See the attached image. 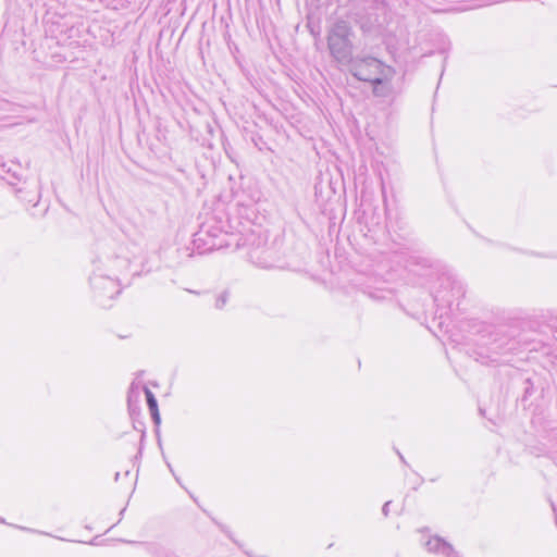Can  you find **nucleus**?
Listing matches in <instances>:
<instances>
[{"label": "nucleus", "instance_id": "obj_1", "mask_svg": "<svg viewBox=\"0 0 557 557\" xmlns=\"http://www.w3.org/2000/svg\"><path fill=\"white\" fill-rule=\"evenodd\" d=\"M127 267V260L119 257L106 256L95 261L89 281L95 297L102 306H106L107 300H111L120 294L119 274Z\"/></svg>", "mask_w": 557, "mask_h": 557}, {"label": "nucleus", "instance_id": "obj_2", "mask_svg": "<svg viewBox=\"0 0 557 557\" xmlns=\"http://www.w3.org/2000/svg\"><path fill=\"white\" fill-rule=\"evenodd\" d=\"M351 27L345 21L334 24L327 36V46L331 54L341 63L350 62L351 58Z\"/></svg>", "mask_w": 557, "mask_h": 557}, {"label": "nucleus", "instance_id": "obj_3", "mask_svg": "<svg viewBox=\"0 0 557 557\" xmlns=\"http://www.w3.org/2000/svg\"><path fill=\"white\" fill-rule=\"evenodd\" d=\"M392 66L373 57H356L350 60L349 71L359 81L372 83Z\"/></svg>", "mask_w": 557, "mask_h": 557}, {"label": "nucleus", "instance_id": "obj_4", "mask_svg": "<svg viewBox=\"0 0 557 557\" xmlns=\"http://www.w3.org/2000/svg\"><path fill=\"white\" fill-rule=\"evenodd\" d=\"M395 75L396 71L394 67H392L389 73L385 72L382 76L370 83L372 85L373 95L380 98L392 97L395 94L393 86V79Z\"/></svg>", "mask_w": 557, "mask_h": 557}, {"label": "nucleus", "instance_id": "obj_5", "mask_svg": "<svg viewBox=\"0 0 557 557\" xmlns=\"http://www.w3.org/2000/svg\"><path fill=\"white\" fill-rule=\"evenodd\" d=\"M426 549L430 553L442 555L444 557H458V553L451 544L438 536L431 537L426 544Z\"/></svg>", "mask_w": 557, "mask_h": 557}, {"label": "nucleus", "instance_id": "obj_6", "mask_svg": "<svg viewBox=\"0 0 557 557\" xmlns=\"http://www.w3.org/2000/svg\"><path fill=\"white\" fill-rule=\"evenodd\" d=\"M143 392L145 393L149 410L157 411L158 404L152 392L147 386H143Z\"/></svg>", "mask_w": 557, "mask_h": 557}, {"label": "nucleus", "instance_id": "obj_7", "mask_svg": "<svg viewBox=\"0 0 557 557\" xmlns=\"http://www.w3.org/2000/svg\"><path fill=\"white\" fill-rule=\"evenodd\" d=\"M143 386L139 382H133L129 391H128V400L132 401L133 399L137 400L140 396V392L143 391Z\"/></svg>", "mask_w": 557, "mask_h": 557}, {"label": "nucleus", "instance_id": "obj_8", "mask_svg": "<svg viewBox=\"0 0 557 557\" xmlns=\"http://www.w3.org/2000/svg\"><path fill=\"white\" fill-rule=\"evenodd\" d=\"M227 296H228V295H227V293H226V292H224V293H222V294L216 298L215 307H216L218 309H222V308L225 306V304H226V301H227Z\"/></svg>", "mask_w": 557, "mask_h": 557}, {"label": "nucleus", "instance_id": "obj_9", "mask_svg": "<svg viewBox=\"0 0 557 557\" xmlns=\"http://www.w3.org/2000/svg\"><path fill=\"white\" fill-rule=\"evenodd\" d=\"M151 413V417L153 419V421L158 424L160 423V414H159V410L157 409V411H150Z\"/></svg>", "mask_w": 557, "mask_h": 557}, {"label": "nucleus", "instance_id": "obj_10", "mask_svg": "<svg viewBox=\"0 0 557 557\" xmlns=\"http://www.w3.org/2000/svg\"><path fill=\"white\" fill-rule=\"evenodd\" d=\"M8 172L9 170H7L5 164L0 163V177L4 178Z\"/></svg>", "mask_w": 557, "mask_h": 557}, {"label": "nucleus", "instance_id": "obj_11", "mask_svg": "<svg viewBox=\"0 0 557 557\" xmlns=\"http://www.w3.org/2000/svg\"><path fill=\"white\" fill-rule=\"evenodd\" d=\"M391 505V502H386L382 508L383 515L386 517L388 515V507Z\"/></svg>", "mask_w": 557, "mask_h": 557}, {"label": "nucleus", "instance_id": "obj_12", "mask_svg": "<svg viewBox=\"0 0 557 557\" xmlns=\"http://www.w3.org/2000/svg\"><path fill=\"white\" fill-rule=\"evenodd\" d=\"M212 246H219V247H221V246H222V244H215V243H212Z\"/></svg>", "mask_w": 557, "mask_h": 557}, {"label": "nucleus", "instance_id": "obj_13", "mask_svg": "<svg viewBox=\"0 0 557 557\" xmlns=\"http://www.w3.org/2000/svg\"><path fill=\"white\" fill-rule=\"evenodd\" d=\"M119 476H120V473L117 472V473L115 474V481H117V480H119Z\"/></svg>", "mask_w": 557, "mask_h": 557}]
</instances>
